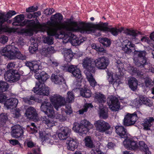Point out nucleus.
Returning <instances> with one entry per match:
<instances>
[{
  "instance_id": "50",
  "label": "nucleus",
  "mask_w": 154,
  "mask_h": 154,
  "mask_svg": "<svg viewBox=\"0 0 154 154\" xmlns=\"http://www.w3.org/2000/svg\"><path fill=\"white\" fill-rule=\"evenodd\" d=\"M43 41L45 43L48 45H51L53 43V39L52 37L50 36L43 37Z\"/></svg>"
},
{
  "instance_id": "54",
  "label": "nucleus",
  "mask_w": 154,
  "mask_h": 154,
  "mask_svg": "<svg viewBox=\"0 0 154 154\" xmlns=\"http://www.w3.org/2000/svg\"><path fill=\"white\" fill-rule=\"evenodd\" d=\"M146 54V52L145 51H141L137 53V55L138 56L137 58H147L145 56Z\"/></svg>"
},
{
  "instance_id": "24",
  "label": "nucleus",
  "mask_w": 154,
  "mask_h": 154,
  "mask_svg": "<svg viewBox=\"0 0 154 154\" xmlns=\"http://www.w3.org/2000/svg\"><path fill=\"white\" fill-rule=\"evenodd\" d=\"M18 103V100L15 98H11L8 99L4 103L8 109H13L15 108Z\"/></svg>"
},
{
  "instance_id": "7",
  "label": "nucleus",
  "mask_w": 154,
  "mask_h": 154,
  "mask_svg": "<svg viewBox=\"0 0 154 154\" xmlns=\"http://www.w3.org/2000/svg\"><path fill=\"white\" fill-rule=\"evenodd\" d=\"M142 114L139 111H137L133 113H128L125 117L123 123L125 126H129L134 124L138 118L141 117Z\"/></svg>"
},
{
  "instance_id": "56",
  "label": "nucleus",
  "mask_w": 154,
  "mask_h": 154,
  "mask_svg": "<svg viewBox=\"0 0 154 154\" xmlns=\"http://www.w3.org/2000/svg\"><path fill=\"white\" fill-rule=\"evenodd\" d=\"M38 7L36 6L35 7L34 6H31L27 8L26 9V11L28 13L34 12L35 11H37L38 9Z\"/></svg>"
},
{
  "instance_id": "64",
  "label": "nucleus",
  "mask_w": 154,
  "mask_h": 154,
  "mask_svg": "<svg viewBox=\"0 0 154 154\" xmlns=\"http://www.w3.org/2000/svg\"><path fill=\"white\" fill-rule=\"evenodd\" d=\"M29 128L30 130L34 132H36L37 131L38 128L35 125L34 123H31V126Z\"/></svg>"
},
{
  "instance_id": "29",
  "label": "nucleus",
  "mask_w": 154,
  "mask_h": 154,
  "mask_svg": "<svg viewBox=\"0 0 154 154\" xmlns=\"http://www.w3.org/2000/svg\"><path fill=\"white\" fill-rule=\"evenodd\" d=\"M134 61L135 65L140 68L144 67L145 66L148 64L147 58H137L136 57H134Z\"/></svg>"
},
{
  "instance_id": "12",
  "label": "nucleus",
  "mask_w": 154,
  "mask_h": 154,
  "mask_svg": "<svg viewBox=\"0 0 154 154\" xmlns=\"http://www.w3.org/2000/svg\"><path fill=\"white\" fill-rule=\"evenodd\" d=\"M83 66L86 69L84 71L85 74L86 73H94L95 72L94 60L91 58H86L84 59L82 63Z\"/></svg>"
},
{
  "instance_id": "52",
  "label": "nucleus",
  "mask_w": 154,
  "mask_h": 154,
  "mask_svg": "<svg viewBox=\"0 0 154 154\" xmlns=\"http://www.w3.org/2000/svg\"><path fill=\"white\" fill-rule=\"evenodd\" d=\"M139 99L140 100L141 103L143 104H146L150 102V100L147 97H144L143 96H141L139 97Z\"/></svg>"
},
{
  "instance_id": "48",
  "label": "nucleus",
  "mask_w": 154,
  "mask_h": 154,
  "mask_svg": "<svg viewBox=\"0 0 154 154\" xmlns=\"http://www.w3.org/2000/svg\"><path fill=\"white\" fill-rule=\"evenodd\" d=\"M127 35L132 36V39H135L136 37L138 34L140 35V32L137 31H135L134 30H128L127 32Z\"/></svg>"
},
{
  "instance_id": "37",
  "label": "nucleus",
  "mask_w": 154,
  "mask_h": 154,
  "mask_svg": "<svg viewBox=\"0 0 154 154\" xmlns=\"http://www.w3.org/2000/svg\"><path fill=\"white\" fill-rule=\"evenodd\" d=\"M63 54L66 61L67 62H70L73 56L72 51L70 49L65 50Z\"/></svg>"
},
{
  "instance_id": "14",
  "label": "nucleus",
  "mask_w": 154,
  "mask_h": 154,
  "mask_svg": "<svg viewBox=\"0 0 154 154\" xmlns=\"http://www.w3.org/2000/svg\"><path fill=\"white\" fill-rule=\"evenodd\" d=\"M107 103L109 108L112 111H117L120 108L118 100L116 97H110L108 98Z\"/></svg>"
},
{
  "instance_id": "59",
  "label": "nucleus",
  "mask_w": 154,
  "mask_h": 154,
  "mask_svg": "<svg viewBox=\"0 0 154 154\" xmlns=\"http://www.w3.org/2000/svg\"><path fill=\"white\" fill-rule=\"evenodd\" d=\"M54 11V10L53 8H47L44 10V13L46 15H50Z\"/></svg>"
},
{
  "instance_id": "20",
  "label": "nucleus",
  "mask_w": 154,
  "mask_h": 154,
  "mask_svg": "<svg viewBox=\"0 0 154 154\" xmlns=\"http://www.w3.org/2000/svg\"><path fill=\"white\" fill-rule=\"evenodd\" d=\"M66 143L68 145L67 149L72 151H73L76 148L78 144L76 139L70 137L67 138Z\"/></svg>"
},
{
  "instance_id": "21",
  "label": "nucleus",
  "mask_w": 154,
  "mask_h": 154,
  "mask_svg": "<svg viewBox=\"0 0 154 154\" xmlns=\"http://www.w3.org/2000/svg\"><path fill=\"white\" fill-rule=\"evenodd\" d=\"M16 13L14 11L10 10L7 14L2 13L0 15V25L3 26V24L7 20V18H10Z\"/></svg>"
},
{
  "instance_id": "32",
  "label": "nucleus",
  "mask_w": 154,
  "mask_h": 154,
  "mask_svg": "<svg viewBox=\"0 0 154 154\" xmlns=\"http://www.w3.org/2000/svg\"><path fill=\"white\" fill-rule=\"evenodd\" d=\"M13 47L14 48L12 47V48L5 54L6 56L10 59H16L17 56L18 54V49L14 46H13Z\"/></svg>"
},
{
  "instance_id": "18",
  "label": "nucleus",
  "mask_w": 154,
  "mask_h": 154,
  "mask_svg": "<svg viewBox=\"0 0 154 154\" xmlns=\"http://www.w3.org/2000/svg\"><path fill=\"white\" fill-rule=\"evenodd\" d=\"M40 64L41 62L39 60L34 61L27 62L26 63V65L29 67L31 70L35 73H37L38 70L42 69V66Z\"/></svg>"
},
{
  "instance_id": "55",
  "label": "nucleus",
  "mask_w": 154,
  "mask_h": 154,
  "mask_svg": "<svg viewBox=\"0 0 154 154\" xmlns=\"http://www.w3.org/2000/svg\"><path fill=\"white\" fill-rule=\"evenodd\" d=\"M115 63L119 70L121 69H125L123 63L120 60H116L115 62Z\"/></svg>"
},
{
  "instance_id": "51",
  "label": "nucleus",
  "mask_w": 154,
  "mask_h": 154,
  "mask_svg": "<svg viewBox=\"0 0 154 154\" xmlns=\"http://www.w3.org/2000/svg\"><path fill=\"white\" fill-rule=\"evenodd\" d=\"M8 119L6 113H2L0 115V123H5Z\"/></svg>"
},
{
  "instance_id": "13",
  "label": "nucleus",
  "mask_w": 154,
  "mask_h": 154,
  "mask_svg": "<svg viewBox=\"0 0 154 154\" xmlns=\"http://www.w3.org/2000/svg\"><path fill=\"white\" fill-rule=\"evenodd\" d=\"M94 65L99 69H104L109 64L108 58L104 57H99L94 60Z\"/></svg>"
},
{
  "instance_id": "62",
  "label": "nucleus",
  "mask_w": 154,
  "mask_h": 154,
  "mask_svg": "<svg viewBox=\"0 0 154 154\" xmlns=\"http://www.w3.org/2000/svg\"><path fill=\"white\" fill-rule=\"evenodd\" d=\"M140 40L142 42H146L149 44L151 43L149 38L146 36H143L140 39Z\"/></svg>"
},
{
  "instance_id": "19",
  "label": "nucleus",
  "mask_w": 154,
  "mask_h": 154,
  "mask_svg": "<svg viewBox=\"0 0 154 154\" xmlns=\"http://www.w3.org/2000/svg\"><path fill=\"white\" fill-rule=\"evenodd\" d=\"M35 77L38 80V82H40L41 84L44 83L46 80L49 78V76L45 72L42 71L35 73Z\"/></svg>"
},
{
  "instance_id": "34",
  "label": "nucleus",
  "mask_w": 154,
  "mask_h": 154,
  "mask_svg": "<svg viewBox=\"0 0 154 154\" xmlns=\"http://www.w3.org/2000/svg\"><path fill=\"white\" fill-rule=\"evenodd\" d=\"M138 149L140 150L143 151L145 154H151V152L149 151L147 145L143 141H140L139 143Z\"/></svg>"
},
{
  "instance_id": "1",
  "label": "nucleus",
  "mask_w": 154,
  "mask_h": 154,
  "mask_svg": "<svg viewBox=\"0 0 154 154\" xmlns=\"http://www.w3.org/2000/svg\"><path fill=\"white\" fill-rule=\"evenodd\" d=\"M89 25L85 24L79 22V25L65 26L55 30L54 28L45 29L48 33L51 36H55L57 38L65 39L66 36L68 37L67 34L70 32H79L84 33L86 31L84 29V27L88 26Z\"/></svg>"
},
{
  "instance_id": "16",
  "label": "nucleus",
  "mask_w": 154,
  "mask_h": 154,
  "mask_svg": "<svg viewBox=\"0 0 154 154\" xmlns=\"http://www.w3.org/2000/svg\"><path fill=\"white\" fill-rule=\"evenodd\" d=\"M66 110L63 111L61 114L57 113L55 116L56 119H58L60 121H64L66 120V115H69L72 112V110L71 108V105H70L66 106Z\"/></svg>"
},
{
  "instance_id": "61",
  "label": "nucleus",
  "mask_w": 154,
  "mask_h": 154,
  "mask_svg": "<svg viewBox=\"0 0 154 154\" xmlns=\"http://www.w3.org/2000/svg\"><path fill=\"white\" fill-rule=\"evenodd\" d=\"M18 54L17 55V57H16V58H17L19 59H21L22 60H25L26 58V57L25 55H23L18 50Z\"/></svg>"
},
{
  "instance_id": "58",
  "label": "nucleus",
  "mask_w": 154,
  "mask_h": 154,
  "mask_svg": "<svg viewBox=\"0 0 154 154\" xmlns=\"http://www.w3.org/2000/svg\"><path fill=\"white\" fill-rule=\"evenodd\" d=\"M8 40V38L7 36L2 35L0 37V43L5 44L6 43Z\"/></svg>"
},
{
  "instance_id": "53",
  "label": "nucleus",
  "mask_w": 154,
  "mask_h": 154,
  "mask_svg": "<svg viewBox=\"0 0 154 154\" xmlns=\"http://www.w3.org/2000/svg\"><path fill=\"white\" fill-rule=\"evenodd\" d=\"M29 49L30 53L32 54L34 53L38 49L37 44L35 43L33 45H31L29 47Z\"/></svg>"
},
{
  "instance_id": "3",
  "label": "nucleus",
  "mask_w": 154,
  "mask_h": 154,
  "mask_svg": "<svg viewBox=\"0 0 154 154\" xmlns=\"http://www.w3.org/2000/svg\"><path fill=\"white\" fill-rule=\"evenodd\" d=\"M24 18L23 14H20L16 16L14 18V22L12 24L14 26H23L27 25L29 27L28 29H21L20 33H25L26 35H32L33 34V31L36 28L35 21L33 20H25L22 21Z\"/></svg>"
},
{
  "instance_id": "17",
  "label": "nucleus",
  "mask_w": 154,
  "mask_h": 154,
  "mask_svg": "<svg viewBox=\"0 0 154 154\" xmlns=\"http://www.w3.org/2000/svg\"><path fill=\"white\" fill-rule=\"evenodd\" d=\"M24 128L19 125H16L12 127L11 134L12 137L17 138L21 137L23 134Z\"/></svg>"
},
{
  "instance_id": "60",
  "label": "nucleus",
  "mask_w": 154,
  "mask_h": 154,
  "mask_svg": "<svg viewBox=\"0 0 154 154\" xmlns=\"http://www.w3.org/2000/svg\"><path fill=\"white\" fill-rule=\"evenodd\" d=\"M7 97L4 93L0 94V103H2L5 102L7 100Z\"/></svg>"
},
{
  "instance_id": "49",
  "label": "nucleus",
  "mask_w": 154,
  "mask_h": 154,
  "mask_svg": "<svg viewBox=\"0 0 154 154\" xmlns=\"http://www.w3.org/2000/svg\"><path fill=\"white\" fill-rule=\"evenodd\" d=\"M8 87L9 86L7 83L3 81L0 82V92L6 91Z\"/></svg>"
},
{
  "instance_id": "23",
  "label": "nucleus",
  "mask_w": 154,
  "mask_h": 154,
  "mask_svg": "<svg viewBox=\"0 0 154 154\" xmlns=\"http://www.w3.org/2000/svg\"><path fill=\"white\" fill-rule=\"evenodd\" d=\"M39 136L41 138L43 142L52 144L53 140L51 139L52 137L50 133H47L45 132L40 131Z\"/></svg>"
},
{
  "instance_id": "31",
  "label": "nucleus",
  "mask_w": 154,
  "mask_h": 154,
  "mask_svg": "<svg viewBox=\"0 0 154 154\" xmlns=\"http://www.w3.org/2000/svg\"><path fill=\"white\" fill-rule=\"evenodd\" d=\"M154 122V119L152 117L145 119L143 121L142 125L143 129L146 130H150V127Z\"/></svg>"
},
{
  "instance_id": "5",
  "label": "nucleus",
  "mask_w": 154,
  "mask_h": 154,
  "mask_svg": "<svg viewBox=\"0 0 154 154\" xmlns=\"http://www.w3.org/2000/svg\"><path fill=\"white\" fill-rule=\"evenodd\" d=\"M80 23H82L85 25H89L88 26L84 27V29L86 31V32H84V33H90L91 32L96 33V32H97V34L96 35L98 36H100L101 35L100 31L106 32L107 31L106 29L109 28L107 26V23H102L95 25L91 23H86L84 22H80Z\"/></svg>"
},
{
  "instance_id": "42",
  "label": "nucleus",
  "mask_w": 154,
  "mask_h": 154,
  "mask_svg": "<svg viewBox=\"0 0 154 154\" xmlns=\"http://www.w3.org/2000/svg\"><path fill=\"white\" fill-rule=\"evenodd\" d=\"M99 113L100 117L104 119H106L108 117V112L104 108L99 107Z\"/></svg>"
},
{
  "instance_id": "38",
  "label": "nucleus",
  "mask_w": 154,
  "mask_h": 154,
  "mask_svg": "<svg viewBox=\"0 0 154 154\" xmlns=\"http://www.w3.org/2000/svg\"><path fill=\"white\" fill-rule=\"evenodd\" d=\"M129 43H132L131 41L127 39L125 40L122 42V50L127 54H129L132 52L131 49H129L126 47V45H128Z\"/></svg>"
},
{
  "instance_id": "46",
  "label": "nucleus",
  "mask_w": 154,
  "mask_h": 154,
  "mask_svg": "<svg viewBox=\"0 0 154 154\" xmlns=\"http://www.w3.org/2000/svg\"><path fill=\"white\" fill-rule=\"evenodd\" d=\"M99 41L103 45L106 47L110 46L111 44L110 40L107 38H99Z\"/></svg>"
},
{
  "instance_id": "39",
  "label": "nucleus",
  "mask_w": 154,
  "mask_h": 154,
  "mask_svg": "<svg viewBox=\"0 0 154 154\" xmlns=\"http://www.w3.org/2000/svg\"><path fill=\"white\" fill-rule=\"evenodd\" d=\"M93 73H86L85 75L86 76L91 86L93 87H94L97 85V82L94 78L92 75Z\"/></svg>"
},
{
  "instance_id": "47",
  "label": "nucleus",
  "mask_w": 154,
  "mask_h": 154,
  "mask_svg": "<svg viewBox=\"0 0 154 154\" xmlns=\"http://www.w3.org/2000/svg\"><path fill=\"white\" fill-rule=\"evenodd\" d=\"M12 47L14 48L13 45H7L0 50V53L2 55L6 56L5 54L7 53V52H8L11 50L12 48Z\"/></svg>"
},
{
  "instance_id": "25",
  "label": "nucleus",
  "mask_w": 154,
  "mask_h": 154,
  "mask_svg": "<svg viewBox=\"0 0 154 154\" xmlns=\"http://www.w3.org/2000/svg\"><path fill=\"white\" fill-rule=\"evenodd\" d=\"M94 100L99 105V107L103 106V103L106 102V98L104 95L100 93H96L94 96Z\"/></svg>"
},
{
  "instance_id": "9",
  "label": "nucleus",
  "mask_w": 154,
  "mask_h": 154,
  "mask_svg": "<svg viewBox=\"0 0 154 154\" xmlns=\"http://www.w3.org/2000/svg\"><path fill=\"white\" fill-rule=\"evenodd\" d=\"M4 78L6 80L11 83L14 82L18 81L20 75L17 70H9L4 74Z\"/></svg>"
},
{
  "instance_id": "45",
  "label": "nucleus",
  "mask_w": 154,
  "mask_h": 154,
  "mask_svg": "<svg viewBox=\"0 0 154 154\" xmlns=\"http://www.w3.org/2000/svg\"><path fill=\"white\" fill-rule=\"evenodd\" d=\"M93 107V106L91 103H86L84 105L83 108L79 110V113L80 114H82L86 112L88 108H91Z\"/></svg>"
},
{
  "instance_id": "28",
  "label": "nucleus",
  "mask_w": 154,
  "mask_h": 154,
  "mask_svg": "<svg viewBox=\"0 0 154 154\" xmlns=\"http://www.w3.org/2000/svg\"><path fill=\"white\" fill-rule=\"evenodd\" d=\"M60 132L58 134L59 138L61 140L66 139L67 137L70 130L67 127H62L60 129Z\"/></svg>"
},
{
  "instance_id": "15",
  "label": "nucleus",
  "mask_w": 154,
  "mask_h": 154,
  "mask_svg": "<svg viewBox=\"0 0 154 154\" xmlns=\"http://www.w3.org/2000/svg\"><path fill=\"white\" fill-rule=\"evenodd\" d=\"M63 70L72 73L74 77L78 79H80L82 77V75L80 69L75 66H65L64 67Z\"/></svg>"
},
{
  "instance_id": "63",
  "label": "nucleus",
  "mask_w": 154,
  "mask_h": 154,
  "mask_svg": "<svg viewBox=\"0 0 154 154\" xmlns=\"http://www.w3.org/2000/svg\"><path fill=\"white\" fill-rule=\"evenodd\" d=\"M15 63L14 62H11L9 63L7 66L8 69H11L15 67Z\"/></svg>"
},
{
  "instance_id": "26",
  "label": "nucleus",
  "mask_w": 154,
  "mask_h": 154,
  "mask_svg": "<svg viewBox=\"0 0 154 154\" xmlns=\"http://www.w3.org/2000/svg\"><path fill=\"white\" fill-rule=\"evenodd\" d=\"M72 32H69L67 35H68V37H69V39H70L71 42L73 45H79L84 41V39H79L76 35L72 34Z\"/></svg>"
},
{
  "instance_id": "4",
  "label": "nucleus",
  "mask_w": 154,
  "mask_h": 154,
  "mask_svg": "<svg viewBox=\"0 0 154 154\" xmlns=\"http://www.w3.org/2000/svg\"><path fill=\"white\" fill-rule=\"evenodd\" d=\"M41 109L48 116L47 117L44 116L42 118V120L43 123L47 125L48 127L53 126L54 125V123L51 117L54 116V112L50 103L47 100L42 103Z\"/></svg>"
},
{
  "instance_id": "40",
  "label": "nucleus",
  "mask_w": 154,
  "mask_h": 154,
  "mask_svg": "<svg viewBox=\"0 0 154 154\" xmlns=\"http://www.w3.org/2000/svg\"><path fill=\"white\" fill-rule=\"evenodd\" d=\"M81 96L85 98H89L91 96V91L90 90L86 88H82L80 90Z\"/></svg>"
},
{
  "instance_id": "44",
  "label": "nucleus",
  "mask_w": 154,
  "mask_h": 154,
  "mask_svg": "<svg viewBox=\"0 0 154 154\" xmlns=\"http://www.w3.org/2000/svg\"><path fill=\"white\" fill-rule=\"evenodd\" d=\"M74 100V95L72 91H69L67 93L66 98V103H70L73 102Z\"/></svg>"
},
{
  "instance_id": "35",
  "label": "nucleus",
  "mask_w": 154,
  "mask_h": 154,
  "mask_svg": "<svg viewBox=\"0 0 154 154\" xmlns=\"http://www.w3.org/2000/svg\"><path fill=\"white\" fill-rule=\"evenodd\" d=\"M54 52V48L51 46H49L47 48L42 49L41 52L42 55L47 57L48 55L52 54Z\"/></svg>"
},
{
  "instance_id": "27",
  "label": "nucleus",
  "mask_w": 154,
  "mask_h": 154,
  "mask_svg": "<svg viewBox=\"0 0 154 154\" xmlns=\"http://www.w3.org/2000/svg\"><path fill=\"white\" fill-rule=\"evenodd\" d=\"M26 116L30 119H35L37 116V113L34 107L30 106L26 110L25 113Z\"/></svg>"
},
{
  "instance_id": "57",
  "label": "nucleus",
  "mask_w": 154,
  "mask_h": 154,
  "mask_svg": "<svg viewBox=\"0 0 154 154\" xmlns=\"http://www.w3.org/2000/svg\"><path fill=\"white\" fill-rule=\"evenodd\" d=\"M145 84L146 87L150 88L152 86L153 83L151 79H147L145 81Z\"/></svg>"
},
{
  "instance_id": "43",
  "label": "nucleus",
  "mask_w": 154,
  "mask_h": 154,
  "mask_svg": "<svg viewBox=\"0 0 154 154\" xmlns=\"http://www.w3.org/2000/svg\"><path fill=\"white\" fill-rule=\"evenodd\" d=\"M106 29H107L106 32H110L113 35L115 36H116L119 32H121L123 30L122 28L121 29H119L115 27L109 28Z\"/></svg>"
},
{
  "instance_id": "22",
  "label": "nucleus",
  "mask_w": 154,
  "mask_h": 154,
  "mask_svg": "<svg viewBox=\"0 0 154 154\" xmlns=\"http://www.w3.org/2000/svg\"><path fill=\"white\" fill-rule=\"evenodd\" d=\"M123 144L126 148H128L130 150L138 149V145L136 141L131 139L125 140L123 142Z\"/></svg>"
},
{
  "instance_id": "41",
  "label": "nucleus",
  "mask_w": 154,
  "mask_h": 154,
  "mask_svg": "<svg viewBox=\"0 0 154 154\" xmlns=\"http://www.w3.org/2000/svg\"><path fill=\"white\" fill-rule=\"evenodd\" d=\"M84 141L85 145L86 147L89 148H93L95 147V145L90 137H86L85 138Z\"/></svg>"
},
{
  "instance_id": "36",
  "label": "nucleus",
  "mask_w": 154,
  "mask_h": 154,
  "mask_svg": "<svg viewBox=\"0 0 154 154\" xmlns=\"http://www.w3.org/2000/svg\"><path fill=\"white\" fill-rule=\"evenodd\" d=\"M128 84L129 87L132 90L135 91L137 89L138 82L135 78H132L130 79L128 81Z\"/></svg>"
},
{
  "instance_id": "33",
  "label": "nucleus",
  "mask_w": 154,
  "mask_h": 154,
  "mask_svg": "<svg viewBox=\"0 0 154 154\" xmlns=\"http://www.w3.org/2000/svg\"><path fill=\"white\" fill-rule=\"evenodd\" d=\"M51 78L52 82L56 84L60 85L64 82V79L61 75L52 74Z\"/></svg>"
},
{
  "instance_id": "11",
  "label": "nucleus",
  "mask_w": 154,
  "mask_h": 154,
  "mask_svg": "<svg viewBox=\"0 0 154 154\" xmlns=\"http://www.w3.org/2000/svg\"><path fill=\"white\" fill-rule=\"evenodd\" d=\"M50 100L57 110L59 107L64 105L66 103L65 98L59 94H56L51 96Z\"/></svg>"
},
{
  "instance_id": "10",
  "label": "nucleus",
  "mask_w": 154,
  "mask_h": 154,
  "mask_svg": "<svg viewBox=\"0 0 154 154\" xmlns=\"http://www.w3.org/2000/svg\"><path fill=\"white\" fill-rule=\"evenodd\" d=\"M33 91L36 94L43 96H48L49 93V88L45 86L44 83L41 84L40 82H36Z\"/></svg>"
},
{
  "instance_id": "2",
  "label": "nucleus",
  "mask_w": 154,
  "mask_h": 154,
  "mask_svg": "<svg viewBox=\"0 0 154 154\" xmlns=\"http://www.w3.org/2000/svg\"><path fill=\"white\" fill-rule=\"evenodd\" d=\"M63 19V15L60 13H57L52 15L49 21L46 23L40 24L39 25V28L43 32L45 29L54 28L55 30L60 29L65 26H76L78 25L76 22L71 21L64 23L62 22Z\"/></svg>"
},
{
  "instance_id": "30",
  "label": "nucleus",
  "mask_w": 154,
  "mask_h": 154,
  "mask_svg": "<svg viewBox=\"0 0 154 154\" xmlns=\"http://www.w3.org/2000/svg\"><path fill=\"white\" fill-rule=\"evenodd\" d=\"M116 132L121 138H125L127 137L126 130L121 125H117L115 127Z\"/></svg>"
},
{
  "instance_id": "8",
  "label": "nucleus",
  "mask_w": 154,
  "mask_h": 154,
  "mask_svg": "<svg viewBox=\"0 0 154 154\" xmlns=\"http://www.w3.org/2000/svg\"><path fill=\"white\" fill-rule=\"evenodd\" d=\"M96 131L101 133H105L106 134H110L111 131H107L110 128L109 123L104 121L100 120L96 121L94 123Z\"/></svg>"
},
{
  "instance_id": "6",
  "label": "nucleus",
  "mask_w": 154,
  "mask_h": 154,
  "mask_svg": "<svg viewBox=\"0 0 154 154\" xmlns=\"http://www.w3.org/2000/svg\"><path fill=\"white\" fill-rule=\"evenodd\" d=\"M93 127V125L89 122L86 120H83L81 121L80 124L75 123L72 129L76 132L86 134L89 130L92 128Z\"/></svg>"
}]
</instances>
